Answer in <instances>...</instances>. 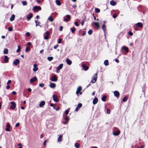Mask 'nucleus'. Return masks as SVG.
I'll return each instance as SVG.
<instances>
[{
    "instance_id": "f257e3e1",
    "label": "nucleus",
    "mask_w": 148,
    "mask_h": 148,
    "mask_svg": "<svg viewBox=\"0 0 148 148\" xmlns=\"http://www.w3.org/2000/svg\"><path fill=\"white\" fill-rule=\"evenodd\" d=\"M97 73H96L92 76L90 83H94L95 82L97 78Z\"/></svg>"
},
{
    "instance_id": "f03ea898",
    "label": "nucleus",
    "mask_w": 148,
    "mask_h": 148,
    "mask_svg": "<svg viewBox=\"0 0 148 148\" xmlns=\"http://www.w3.org/2000/svg\"><path fill=\"white\" fill-rule=\"evenodd\" d=\"M10 103L11 105L10 107V109H14L16 107V104L15 102L14 101H12Z\"/></svg>"
},
{
    "instance_id": "7ed1b4c3",
    "label": "nucleus",
    "mask_w": 148,
    "mask_h": 148,
    "mask_svg": "<svg viewBox=\"0 0 148 148\" xmlns=\"http://www.w3.org/2000/svg\"><path fill=\"white\" fill-rule=\"evenodd\" d=\"M33 9L34 10L39 11L41 10V8L40 6H35L33 7Z\"/></svg>"
},
{
    "instance_id": "20e7f679",
    "label": "nucleus",
    "mask_w": 148,
    "mask_h": 148,
    "mask_svg": "<svg viewBox=\"0 0 148 148\" xmlns=\"http://www.w3.org/2000/svg\"><path fill=\"white\" fill-rule=\"evenodd\" d=\"M51 80L52 81L56 82L58 81V78L55 75H53L52 77Z\"/></svg>"
},
{
    "instance_id": "39448f33",
    "label": "nucleus",
    "mask_w": 148,
    "mask_h": 148,
    "mask_svg": "<svg viewBox=\"0 0 148 148\" xmlns=\"http://www.w3.org/2000/svg\"><path fill=\"white\" fill-rule=\"evenodd\" d=\"M53 99L54 101L56 102H58L59 99L58 98V96L56 95H53Z\"/></svg>"
},
{
    "instance_id": "423d86ee",
    "label": "nucleus",
    "mask_w": 148,
    "mask_h": 148,
    "mask_svg": "<svg viewBox=\"0 0 148 148\" xmlns=\"http://www.w3.org/2000/svg\"><path fill=\"white\" fill-rule=\"evenodd\" d=\"M63 66V64H60L57 67V72L58 73V71H59L60 69H62Z\"/></svg>"
},
{
    "instance_id": "0eeeda50",
    "label": "nucleus",
    "mask_w": 148,
    "mask_h": 148,
    "mask_svg": "<svg viewBox=\"0 0 148 148\" xmlns=\"http://www.w3.org/2000/svg\"><path fill=\"white\" fill-rule=\"evenodd\" d=\"M82 106V105L81 103H79L78 104L75 110V111H77L79 110V109Z\"/></svg>"
},
{
    "instance_id": "6e6552de",
    "label": "nucleus",
    "mask_w": 148,
    "mask_h": 148,
    "mask_svg": "<svg viewBox=\"0 0 148 148\" xmlns=\"http://www.w3.org/2000/svg\"><path fill=\"white\" fill-rule=\"evenodd\" d=\"M114 95L117 97L119 96V93L118 91L116 90L114 92Z\"/></svg>"
},
{
    "instance_id": "1a4fd4ad",
    "label": "nucleus",
    "mask_w": 148,
    "mask_h": 148,
    "mask_svg": "<svg viewBox=\"0 0 148 148\" xmlns=\"http://www.w3.org/2000/svg\"><path fill=\"white\" fill-rule=\"evenodd\" d=\"M19 63L20 60L18 59H15V61L13 62V64L15 65H17Z\"/></svg>"
},
{
    "instance_id": "9d476101",
    "label": "nucleus",
    "mask_w": 148,
    "mask_h": 148,
    "mask_svg": "<svg viewBox=\"0 0 148 148\" xmlns=\"http://www.w3.org/2000/svg\"><path fill=\"white\" fill-rule=\"evenodd\" d=\"M34 69H33V71L34 72H36L38 70V68L37 67V65L36 64H34Z\"/></svg>"
},
{
    "instance_id": "9b49d317",
    "label": "nucleus",
    "mask_w": 148,
    "mask_h": 148,
    "mask_svg": "<svg viewBox=\"0 0 148 148\" xmlns=\"http://www.w3.org/2000/svg\"><path fill=\"white\" fill-rule=\"evenodd\" d=\"M37 80V78L36 77H34L33 78H31L30 80V82L31 83H33L35 81H36Z\"/></svg>"
},
{
    "instance_id": "f8f14e48",
    "label": "nucleus",
    "mask_w": 148,
    "mask_h": 148,
    "mask_svg": "<svg viewBox=\"0 0 148 148\" xmlns=\"http://www.w3.org/2000/svg\"><path fill=\"white\" fill-rule=\"evenodd\" d=\"M49 86L51 88H54L56 87V84L53 83H51L49 85Z\"/></svg>"
},
{
    "instance_id": "ddd939ff",
    "label": "nucleus",
    "mask_w": 148,
    "mask_h": 148,
    "mask_svg": "<svg viewBox=\"0 0 148 148\" xmlns=\"http://www.w3.org/2000/svg\"><path fill=\"white\" fill-rule=\"evenodd\" d=\"M120 133V131L119 130H118L116 132H113V134L114 136H117L119 135Z\"/></svg>"
},
{
    "instance_id": "4468645a",
    "label": "nucleus",
    "mask_w": 148,
    "mask_h": 148,
    "mask_svg": "<svg viewBox=\"0 0 148 148\" xmlns=\"http://www.w3.org/2000/svg\"><path fill=\"white\" fill-rule=\"evenodd\" d=\"M98 101V99L96 97H95L93 100L92 103L93 104H96Z\"/></svg>"
},
{
    "instance_id": "2eb2a0df",
    "label": "nucleus",
    "mask_w": 148,
    "mask_h": 148,
    "mask_svg": "<svg viewBox=\"0 0 148 148\" xmlns=\"http://www.w3.org/2000/svg\"><path fill=\"white\" fill-rule=\"evenodd\" d=\"M82 66L84 69L85 71H87L88 69V67L85 64H83L82 65Z\"/></svg>"
},
{
    "instance_id": "dca6fc26",
    "label": "nucleus",
    "mask_w": 148,
    "mask_h": 148,
    "mask_svg": "<svg viewBox=\"0 0 148 148\" xmlns=\"http://www.w3.org/2000/svg\"><path fill=\"white\" fill-rule=\"evenodd\" d=\"M66 62L67 64L69 65H70L72 63L71 61L68 58L66 60Z\"/></svg>"
},
{
    "instance_id": "f3484780",
    "label": "nucleus",
    "mask_w": 148,
    "mask_h": 148,
    "mask_svg": "<svg viewBox=\"0 0 148 148\" xmlns=\"http://www.w3.org/2000/svg\"><path fill=\"white\" fill-rule=\"evenodd\" d=\"M122 50H125L126 53L128 52V48L126 47L125 46H123L122 47Z\"/></svg>"
},
{
    "instance_id": "a211bd4d",
    "label": "nucleus",
    "mask_w": 148,
    "mask_h": 148,
    "mask_svg": "<svg viewBox=\"0 0 148 148\" xmlns=\"http://www.w3.org/2000/svg\"><path fill=\"white\" fill-rule=\"evenodd\" d=\"M82 87L80 86H79L77 89L76 92V93L78 94L81 90Z\"/></svg>"
},
{
    "instance_id": "6ab92c4d",
    "label": "nucleus",
    "mask_w": 148,
    "mask_h": 148,
    "mask_svg": "<svg viewBox=\"0 0 148 148\" xmlns=\"http://www.w3.org/2000/svg\"><path fill=\"white\" fill-rule=\"evenodd\" d=\"M45 104V102L44 101H42L39 104V107H41L43 106Z\"/></svg>"
},
{
    "instance_id": "aec40b11",
    "label": "nucleus",
    "mask_w": 148,
    "mask_h": 148,
    "mask_svg": "<svg viewBox=\"0 0 148 148\" xmlns=\"http://www.w3.org/2000/svg\"><path fill=\"white\" fill-rule=\"evenodd\" d=\"M102 29L103 30L104 33H105V32L106 30V27L105 24H104L102 26Z\"/></svg>"
},
{
    "instance_id": "412c9836",
    "label": "nucleus",
    "mask_w": 148,
    "mask_h": 148,
    "mask_svg": "<svg viewBox=\"0 0 148 148\" xmlns=\"http://www.w3.org/2000/svg\"><path fill=\"white\" fill-rule=\"evenodd\" d=\"M55 2L56 3L57 5L58 6H60L61 5V3L60 1L59 0H56L55 1Z\"/></svg>"
},
{
    "instance_id": "4be33fe9",
    "label": "nucleus",
    "mask_w": 148,
    "mask_h": 148,
    "mask_svg": "<svg viewBox=\"0 0 148 148\" xmlns=\"http://www.w3.org/2000/svg\"><path fill=\"white\" fill-rule=\"evenodd\" d=\"M33 15L32 14H30L27 17V19L28 20H29L32 17Z\"/></svg>"
},
{
    "instance_id": "5701e85b",
    "label": "nucleus",
    "mask_w": 148,
    "mask_h": 148,
    "mask_svg": "<svg viewBox=\"0 0 148 148\" xmlns=\"http://www.w3.org/2000/svg\"><path fill=\"white\" fill-rule=\"evenodd\" d=\"M8 60V58L6 56H4V61L5 62H7Z\"/></svg>"
},
{
    "instance_id": "b1692460",
    "label": "nucleus",
    "mask_w": 148,
    "mask_h": 148,
    "mask_svg": "<svg viewBox=\"0 0 148 148\" xmlns=\"http://www.w3.org/2000/svg\"><path fill=\"white\" fill-rule=\"evenodd\" d=\"M15 17V16L14 14H13L12 16H11V17L10 18V20L11 21H13L14 20V18Z\"/></svg>"
},
{
    "instance_id": "393cba45",
    "label": "nucleus",
    "mask_w": 148,
    "mask_h": 148,
    "mask_svg": "<svg viewBox=\"0 0 148 148\" xmlns=\"http://www.w3.org/2000/svg\"><path fill=\"white\" fill-rule=\"evenodd\" d=\"M110 4L114 6L116 5V2L114 1L113 0H112L110 1Z\"/></svg>"
},
{
    "instance_id": "a878e982",
    "label": "nucleus",
    "mask_w": 148,
    "mask_h": 148,
    "mask_svg": "<svg viewBox=\"0 0 148 148\" xmlns=\"http://www.w3.org/2000/svg\"><path fill=\"white\" fill-rule=\"evenodd\" d=\"M136 25L138 26V27H143V24L142 23H141L139 22L137 23L136 24Z\"/></svg>"
},
{
    "instance_id": "bb28decb",
    "label": "nucleus",
    "mask_w": 148,
    "mask_h": 148,
    "mask_svg": "<svg viewBox=\"0 0 148 148\" xmlns=\"http://www.w3.org/2000/svg\"><path fill=\"white\" fill-rule=\"evenodd\" d=\"M106 98L107 97L105 95H104L101 98V100L103 101H106Z\"/></svg>"
},
{
    "instance_id": "cd10ccee",
    "label": "nucleus",
    "mask_w": 148,
    "mask_h": 148,
    "mask_svg": "<svg viewBox=\"0 0 148 148\" xmlns=\"http://www.w3.org/2000/svg\"><path fill=\"white\" fill-rule=\"evenodd\" d=\"M62 135H60L58 138V142H61L62 140Z\"/></svg>"
},
{
    "instance_id": "c85d7f7f",
    "label": "nucleus",
    "mask_w": 148,
    "mask_h": 148,
    "mask_svg": "<svg viewBox=\"0 0 148 148\" xmlns=\"http://www.w3.org/2000/svg\"><path fill=\"white\" fill-rule=\"evenodd\" d=\"M3 53L5 54H7L8 53V50L6 48L4 49L3 50Z\"/></svg>"
},
{
    "instance_id": "c756f323",
    "label": "nucleus",
    "mask_w": 148,
    "mask_h": 148,
    "mask_svg": "<svg viewBox=\"0 0 148 148\" xmlns=\"http://www.w3.org/2000/svg\"><path fill=\"white\" fill-rule=\"evenodd\" d=\"M104 64L106 66L108 65L109 64L108 60H105L104 62Z\"/></svg>"
},
{
    "instance_id": "7c9ffc66",
    "label": "nucleus",
    "mask_w": 148,
    "mask_h": 148,
    "mask_svg": "<svg viewBox=\"0 0 148 148\" xmlns=\"http://www.w3.org/2000/svg\"><path fill=\"white\" fill-rule=\"evenodd\" d=\"M53 59V57H48L47 58V59L49 61H51Z\"/></svg>"
},
{
    "instance_id": "2f4dec72",
    "label": "nucleus",
    "mask_w": 148,
    "mask_h": 148,
    "mask_svg": "<svg viewBox=\"0 0 148 148\" xmlns=\"http://www.w3.org/2000/svg\"><path fill=\"white\" fill-rule=\"evenodd\" d=\"M75 146L76 148H79V144L78 143H75Z\"/></svg>"
},
{
    "instance_id": "473e14b6",
    "label": "nucleus",
    "mask_w": 148,
    "mask_h": 148,
    "mask_svg": "<svg viewBox=\"0 0 148 148\" xmlns=\"http://www.w3.org/2000/svg\"><path fill=\"white\" fill-rule=\"evenodd\" d=\"M93 23L95 25V26H96L97 27H99V25L98 23L95 22H94Z\"/></svg>"
},
{
    "instance_id": "72a5a7b5",
    "label": "nucleus",
    "mask_w": 148,
    "mask_h": 148,
    "mask_svg": "<svg viewBox=\"0 0 148 148\" xmlns=\"http://www.w3.org/2000/svg\"><path fill=\"white\" fill-rule=\"evenodd\" d=\"M18 49L16 50V52H17V53H18V52H19L20 51V50H21V47H20V46H19V45H18Z\"/></svg>"
},
{
    "instance_id": "f704fd0d",
    "label": "nucleus",
    "mask_w": 148,
    "mask_h": 148,
    "mask_svg": "<svg viewBox=\"0 0 148 148\" xmlns=\"http://www.w3.org/2000/svg\"><path fill=\"white\" fill-rule=\"evenodd\" d=\"M127 99V97L126 96H125L123 99V102H125Z\"/></svg>"
},
{
    "instance_id": "c9c22d12",
    "label": "nucleus",
    "mask_w": 148,
    "mask_h": 148,
    "mask_svg": "<svg viewBox=\"0 0 148 148\" xmlns=\"http://www.w3.org/2000/svg\"><path fill=\"white\" fill-rule=\"evenodd\" d=\"M48 20L50 21L51 22L53 21V19L51 16H50L48 17Z\"/></svg>"
},
{
    "instance_id": "e433bc0d",
    "label": "nucleus",
    "mask_w": 148,
    "mask_h": 148,
    "mask_svg": "<svg viewBox=\"0 0 148 148\" xmlns=\"http://www.w3.org/2000/svg\"><path fill=\"white\" fill-rule=\"evenodd\" d=\"M95 11L96 13H99L100 12V10L98 8H95Z\"/></svg>"
},
{
    "instance_id": "4c0bfd02",
    "label": "nucleus",
    "mask_w": 148,
    "mask_h": 148,
    "mask_svg": "<svg viewBox=\"0 0 148 148\" xmlns=\"http://www.w3.org/2000/svg\"><path fill=\"white\" fill-rule=\"evenodd\" d=\"M30 50L29 47V46H27L25 49V51L26 52H28Z\"/></svg>"
},
{
    "instance_id": "58836bf2",
    "label": "nucleus",
    "mask_w": 148,
    "mask_h": 148,
    "mask_svg": "<svg viewBox=\"0 0 148 148\" xmlns=\"http://www.w3.org/2000/svg\"><path fill=\"white\" fill-rule=\"evenodd\" d=\"M45 34L46 36H47L48 37L49 36L50 34H49V32L48 31H47L45 32Z\"/></svg>"
},
{
    "instance_id": "ea45409f",
    "label": "nucleus",
    "mask_w": 148,
    "mask_h": 148,
    "mask_svg": "<svg viewBox=\"0 0 148 148\" xmlns=\"http://www.w3.org/2000/svg\"><path fill=\"white\" fill-rule=\"evenodd\" d=\"M22 4L23 5H26L27 4V2H26V1H23L22 2Z\"/></svg>"
},
{
    "instance_id": "a19ab883",
    "label": "nucleus",
    "mask_w": 148,
    "mask_h": 148,
    "mask_svg": "<svg viewBox=\"0 0 148 148\" xmlns=\"http://www.w3.org/2000/svg\"><path fill=\"white\" fill-rule=\"evenodd\" d=\"M92 30L90 29L88 32V34L89 35H90L92 34Z\"/></svg>"
},
{
    "instance_id": "79ce46f5",
    "label": "nucleus",
    "mask_w": 148,
    "mask_h": 148,
    "mask_svg": "<svg viewBox=\"0 0 148 148\" xmlns=\"http://www.w3.org/2000/svg\"><path fill=\"white\" fill-rule=\"evenodd\" d=\"M75 28H72L71 29V32L72 33H73L75 31Z\"/></svg>"
},
{
    "instance_id": "37998d69",
    "label": "nucleus",
    "mask_w": 148,
    "mask_h": 148,
    "mask_svg": "<svg viewBox=\"0 0 148 148\" xmlns=\"http://www.w3.org/2000/svg\"><path fill=\"white\" fill-rule=\"evenodd\" d=\"M106 110H107V114H110V109H109L108 108H107Z\"/></svg>"
},
{
    "instance_id": "c03bdc74",
    "label": "nucleus",
    "mask_w": 148,
    "mask_h": 148,
    "mask_svg": "<svg viewBox=\"0 0 148 148\" xmlns=\"http://www.w3.org/2000/svg\"><path fill=\"white\" fill-rule=\"evenodd\" d=\"M69 20H70L69 19H68L67 18H64V21H65L66 22H68L69 21Z\"/></svg>"
},
{
    "instance_id": "a18cd8bd",
    "label": "nucleus",
    "mask_w": 148,
    "mask_h": 148,
    "mask_svg": "<svg viewBox=\"0 0 148 148\" xmlns=\"http://www.w3.org/2000/svg\"><path fill=\"white\" fill-rule=\"evenodd\" d=\"M35 22L36 23V27H37L38 25V24H39L40 22H38L36 20H35Z\"/></svg>"
},
{
    "instance_id": "49530a36",
    "label": "nucleus",
    "mask_w": 148,
    "mask_h": 148,
    "mask_svg": "<svg viewBox=\"0 0 148 148\" xmlns=\"http://www.w3.org/2000/svg\"><path fill=\"white\" fill-rule=\"evenodd\" d=\"M12 27H10L8 28V31H11L12 30Z\"/></svg>"
},
{
    "instance_id": "de8ad7c7",
    "label": "nucleus",
    "mask_w": 148,
    "mask_h": 148,
    "mask_svg": "<svg viewBox=\"0 0 148 148\" xmlns=\"http://www.w3.org/2000/svg\"><path fill=\"white\" fill-rule=\"evenodd\" d=\"M69 112V110H66L65 112V113L66 115H67L68 114Z\"/></svg>"
},
{
    "instance_id": "09e8293b",
    "label": "nucleus",
    "mask_w": 148,
    "mask_h": 148,
    "mask_svg": "<svg viewBox=\"0 0 148 148\" xmlns=\"http://www.w3.org/2000/svg\"><path fill=\"white\" fill-rule=\"evenodd\" d=\"M39 86L41 87H42L44 86V84L43 83L39 84Z\"/></svg>"
},
{
    "instance_id": "8fccbe9b",
    "label": "nucleus",
    "mask_w": 148,
    "mask_h": 148,
    "mask_svg": "<svg viewBox=\"0 0 148 148\" xmlns=\"http://www.w3.org/2000/svg\"><path fill=\"white\" fill-rule=\"evenodd\" d=\"M65 120L66 121H69V118L68 116H66L65 118Z\"/></svg>"
},
{
    "instance_id": "3c124183",
    "label": "nucleus",
    "mask_w": 148,
    "mask_h": 148,
    "mask_svg": "<svg viewBox=\"0 0 148 148\" xmlns=\"http://www.w3.org/2000/svg\"><path fill=\"white\" fill-rule=\"evenodd\" d=\"M128 34H129V35L131 36H132L133 35V33L131 31H130L128 32Z\"/></svg>"
},
{
    "instance_id": "603ef678",
    "label": "nucleus",
    "mask_w": 148,
    "mask_h": 148,
    "mask_svg": "<svg viewBox=\"0 0 148 148\" xmlns=\"http://www.w3.org/2000/svg\"><path fill=\"white\" fill-rule=\"evenodd\" d=\"M62 39L61 38L59 39L58 41V42L59 43H60L61 42Z\"/></svg>"
},
{
    "instance_id": "864d4df0",
    "label": "nucleus",
    "mask_w": 148,
    "mask_h": 148,
    "mask_svg": "<svg viewBox=\"0 0 148 148\" xmlns=\"http://www.w3.org/2000/svg\"><path fill=\"white\" fill-rule=\"evenodd\" d=\"M26 36L27 37H28L30 36V34L29 32H27L26 34Z\"/></svg>"
},
{
    "instance_id": "5fc2aeb1",
    "label": "nucleus",
    "mask_w": 148,
    "mask_h": 148,
    "mask_svg": "<svg viewBox=\"0 0 148 148\" xmlns=\"http://www.w3.org/2000/svg\"><path fill=\"white\" fill-rule=\"evenodd\" d=\"M66 16L67 17V18L69 19L70 20L71 17H70V16L69 15V14L67 15H66Z\"/></svg>"
},
{
    "instance_id": "6e6d98bb",
    "label": "nucleus",
    "mask_w": 148,
    "mask_h": 148,
    "mask_svg": "<svg viewBox=\"0 0 148 148\" xmlns=\"http://www.w3.org/2000/svg\"><path fill=\"white\" fill-rule=\"evenodd\" d=\"M117 17V15L116 14V13H114L113 16V17L114 18H116Z\"/></svg>"
},
{
    "instance_id": "4d7b16f0",
    "label": "nucleus",
    "mask_w": 148,
    "mask_h": 148,
    "mask_svg": "<svg viewBox=\"0 0 148 148\" xmlns=\"http://www.w3.org/2000/svg\"><path fill=\"white\" fill-rule=\"evenodd\" d=\"M58 44H57L53 48H54V49H56L58 48Z\"/></svg>"
},
{
    "instance_id": "13d9d810",
    "label": "nucleus",
    "mask_w": 148,
    "mask_h": 148,
    "mask_svg": "<svg viewBox=\"0 0 148 148\" xmlns=\"http://www.w3.org/2000/svg\"><path fill=\"white\" fill-rule=\"evenodd\" d=\"M75 25L76 26H78L79 25V24L76 21L75 22Z\"/></svg>"
},
{
    "instance_id": "bf43d9fd",
    "label": "nucleus",
    "mask_w": 148,
    "mask_h": 148,
    "mask_svg": "<svg viewBox=\"0 0 148 148\" xmlns=\"http://www.w3.org/2000/svg\"><path fill=\"white\" fill-rule=\"evenodd\" d=\"M9 128L7 127L5 129V130L8 132H10V130Z\"/></svg>"
},
{
    "instance_id": "052dcab7",
    "label": "nucleus",
    "mask_w": 148,
    "mask_h": 148,
    "mask_svg": "<svg viewBox=\"0 0 148 148\" xmlns=\"http://www.w3.org/2000/svg\"><path fill=\"white\" fill-rule=\"evenodd\" d=\"M44 38L45 39L47 40L49 38V37L45 36L44 37Z\"/></svg>"
},
{
    "instance_id": "680f3d73",
    "label": "nucleus",
    "mask_w": 148,
    "mask_h": 148,
    "mask_svg": "<svg viewBox=\"0 0 148 148\" xmlns=\"http://www.w3.org/2000/svg\"><path fill=\"white\" fill-rule=\"evenodd\" d=\"M84 20H83L82 21L81 23V25H82V26H83V25H84Z\"/></svg>"
},
{
    "instance_id": "e2e57ef3",
    "label": "nucleus",
    "mask_w": 148,
    "mask_h": 148,
    "mask_svg": "<svg viewBox=\"0 0 148 148\" xmlns=\"http://www.w3.org/2000/svg\"><path fill=\"white\" fill-rule=\"evenodd\" d=\"M63 27L62 26H60V28H59V30L60 31H62V29H63Z\"/></svg>"
},
{
    "instance_id": "0e129e2a",
    "label": "nucleus",
    "mask_w": 148,
    "mask_h": 148,
    "mask_svg": "<svg viewBox=\"0 0 148 148\" xmlns=\"http://www.w3.org/2000/svg\"><path fill=\"white\" fill-rule=\"evenodd\" d=\"M19 125H20V123H18L16 124L15 126L16 127H18L19 126Z\"/></svg>"
},
{
    "instance_id": "69168bd1",
    "label": "nucleus",
    "mask_w": 148,
    "mask_h": 148,
    "mask_svg": "<svg viewBox=\"0 0 148 148\" xmlns=\"http://www.w3.org/2000/svg\"><path fill=\"white\" fill-rule=\"evenodd\" d=\"M7 127L10 128V125L8 123H7L6 125Z\"/></svg>"
},
{
    "instance_id": "338daca9",
    "label": "nucleus",
    "mask_w": 148,
    "mask_h": 148,
    "mask_svg": "<svg viewBox=\"0 0 148 148\" xmlns=\"http://www.w3.org/2000/svg\"><path fill=\"white\" fill-rule=\"evenodd\" d=\"M11 82V80H9L8 81V82L7 83V84H9Z\"/></svg>"
},
{
    "instance_id": "774afa93",
    "label": "nucleus",
    "mask_w": 148,
    "mask_h": 148,
    "mask_svg": "<svg viewBox=\"0 0 148 148\" xmlns=\"http://www.w3.org/2000/svg\"><path fill=\"white\" fill-rule=\"evenodd\" d=\"M10 87V86L9 85H8L6 87V88L7 89H9Z\"/></svg>"
}]
</instances>
